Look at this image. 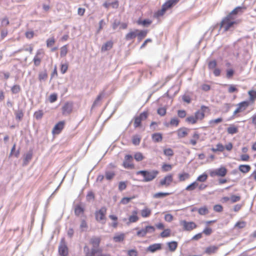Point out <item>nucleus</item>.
<instances>
[{"mask_svg": "<svg viewBox=\"0 0 256 256\" xmlns=\"http://www.w3.org/2000/svg\"><path fill=\"white\" fill-rule=\"evenodd\" d=\"M209 110L208 106H202L200 110H196L194 116H190L186 119V122L189 124H194L198 122V120L202 121L205 117V112Z\"/></svg>", "mask_w": 256, "mask_h": 256, "instance_id": "1", "label": "nucleus"}, {"mask_svg": "<svg viewBox=\"0 0 256 256\" xmlns=\"http://www.w3.org/2000/svg\"><path fill=\"white\" fill-rule=\"evenodd\" d=\"M159 172L157 170H140L136 172V175H142L144 177V181L146 182H150L154 180L158 175Z\"/></svg>", "mask_w": 256, "mask_h": 256, "instance_id": "2", "label": "nucleus"}, {"mask_svg": "<svg viewBox=\"0 0 256 256\" xmlns=\"http://www.w3.org/2000/svg\"><path fill=\"white\" fill-rule=\"evenodd\" d=\"M84 250L85 252V256H110V254L102 253V250L100 248H92L90 252L88 247L85 246Z\"/></svg>", "mask_w": 256, "mask_h": 256, "instance_id": "3", "label": "nucleus"}, {"mask_svg": "<svg viewBox=\"0 0 256 256\" xmlns=\"http://www.w3.org/2000/svg\"><path fill=\"white\" fill-rule=\"evenodd\" d=\"M180 0H168L162 6V8L158 11L157 16H162L168 9L176 4Z\"/></svg>", "mask_w": 256, "mask_h": 256, "instance_id": "4", "label": "nucleus"}, {"mask_svg": "<svg viewBox=\"0 0 256 256\" xmlns=\"http://www.w3.org/2000/svg\"><path fill=\"white\" fill-rule=\"evenodd\" d=\"M232 148L233 144L232 142H228L225 146H224L223 144L220 142H218L216 144V148H211V150L213 152H222L225 150L228 152H230Z\"/></svg>", "mask_w": 256, "mask_h": 256, "instance_id": "5", "label": "nucleus"}, {"mask_svg": "<svg viewBox=\"0 0 256 256\" xmlns=\"http://www.w3.org/2000/svg\"><path fill=\"white\" fill-rule=\"evenodd\" d=\"M107 208L105 206L102 207L95 212V218L96 221L102 224L106 223Z\"/></svg>", "mask_w": 256, "mask_h": 256, "instance_id": "6", "label": "nucleus"}, {"mask_svg": "<svg viewBox=\"0 0 256 256\" xmlns=\"http://www.w3.org/2000/svg\"><path fill=\"white\" fill-rule=\"evenodd\" d=\"M237 24L238 22L234 21L232 17H225L221 22L220 27L223 28L224 31H227Z\"/></svg>", "mask_w": 256, "mask_h": 256, "instance_id": "7", "label": "nucleus"}, {"mask_svg": "<svg viewBox=\"0 0 256 256\" xmlns=\"http://www.w3.org/2000/svg\"><path fill=\"white\" fill-rule=\"evenodd\" d=\"M44 56L45 52L44 50H38L32 60L34 65L36 66H40Z\"/></svg>", "mask_w": 256, "mask_h": 256, "instance_id": "8", "label": "nucleus"}, {"mask_svg": "<svg viewBox=\"0 0 256 256\" xmlns=\"http://www.w3.org/2000/svg\"><path fill=\"white\" fill-rule=\"evenodd\" d=\"M148 116V112H144L140 114L139 116L134 118V126L135 128L140 127L142 126V122L146 120Z\"/></svg>", "mask_w": 256, "mask_h": 256, "instance_id": "9", "label": "nucleus"}, {"mask_svg": "<svg viewBox=\"0 0 256 256\" xmlns=\"http://www.w3.org/2000/svg\"><path fill=\"white\" fill-rule=\"evenodd\" d=\"M227 172L228 170L224 166H220L218 168L210 170V174L212 177L216 176L224 177L226 176Z\"/></svg>", "mask_w": 256, "mask_h": 256, "instance_id": "10", "label": "nucleus"}, {"mask_svg": "<svg viewBox=\"0 0 256 256\" xmlns=\"http://www.w3.org/2000/svg\"><path fill=\"white\" fill-rule=\"evenodd\" d=\"M174 178L173 174H166L164 177L160 180L159 182V186H166L168 187L170 186L171 184L173 182Z\"/></svg>", "mask_w": 256, "mask_h": 256, "instance_id": "11", "label": "nucleus"}, {"mask_svg": "<svg viewBox=\"0 0 256 256\" xmlns=\"http://www.w3.org/2000/svg\"><path fill=\"white\" fill-rule=\"evenodd\" d=\"M252 104L248 100L242 101L237 105V108L234 111V114H236L244 111L250 105Z\"/></svg>", "mask_w": 256, "mask_h": 256, "instance_id": "12", "label": "nucleus"}, {"mask_svg": "<svg viewBox=\"0 0 256 256\" xmlns=\"http://www.w3.org/2000/svg\"><path fill=\"white\" fill-rule=\"evenodd\" d=\"M180 224L183 226L184 230L186 231H191L197 228V225L193 222H188L186 220H182Z\"/></svg>", "mask_w": 256, "mask_h": 256, "instance_id": "13", "label": "nucleus"}, {"mask_svg": "<svg viewBox=\"0 0 256 256\" xmlns=\"http://www.w3.org/2000/svg\"><path fill=\"white\" fill-rule=\"evenodd\" d=\"M123 166L126 168L133 169L134 168V165L133 164V159L132 156L128 154L125 156L123 162Z\"/></svg>", "mask_w": 256, "mask_h": 256, "instance_id": "14", "label": "nucleus"}, {"mask_svg": "<svg viewBox=\"0 0 256 256\" xmlns=\"http://www.w3.org/2000/svg\"><path fill=\"white\" fill-rule=\"evenodd\" d=\"M58 253L60 256H68V248L65 243L64 239L61 240L58 246Z\"/></svg>", "mask_w": 256, "mask_h": 256, "instance_id": "15", "label": "nucleus"}, {"mask_svg": "<svg viewBox=\"0 0 256 256\" xmlns=\"http://www.w3.org/2000/svg\"><path fill=\"white\" fill-rule=\"evenodd\" d=\"M65 126V122L60 121L58 122L54 127L52 130L53 135L60 134L64 129Z\"/></svg>", "mask_w": 256, "mask_h": 256, "instance_id": "16", "label": "nucleus"}, {"mask_svg": "<svg viewBox=\"0 0 256 256\" xmlns=\"http://www.w3.org/2000/svg\"><path fill=\"white\" fill-rule=\"evenodd\" d=\"M119 6L118 2V0L112 1L111 0H105L102 6L106 8H116Z\"/></svg>", "mask_w": 256, "mask_h": 256, "instance_id": "17", "label": "nucleus"}, {"mask_svg": "<svg viewBox=\"0 0 256 256\" xmlns=\"http://www.w3.org/2000/svg\"><path fill=\"white\" fill-rule=\"evenodd\" d=\"M101 238L100 236H93L90 240V244L92 246V248H98L100 246Z\"/></svg>", "mask_w": 256, "mask_h": 256, "instance_id": "18", "label": "nucleus"}, {"mask_svg": "<svg viewBox=\"0 0 256 256\" xmlns=\"http://www.w3.org/2000/svg\"><path fill=\"white\" fill-rule=\"evenodd\" d=\"M246 7L244 6H240L233 10L227 16L232 15H240L246 10Z\"/></svg>", "mask_w": 256, "mask_h": 256, "instance_id": "19", "label": "nucleus"}, {"mask_svg": "<svg viewBox=\"0 0 256 256\" xmlns=\"http://www.w3.org/2000/svg\"><path fill=\"white\" fill-rule=\"evenodd\" d=\"M190 130L185 127L180 128L177 130V134L178 138H184L188 135Z\"/></svg>", "mask_w": 256, "mask_h": 256, "instance_id": "20", "label": "nucleus"}, {"mask_svg": "<svg viewBox=\"0 0 256 256\" xmlns=\"http://www.w3.org/2000/svg\"><path fill=\"white\" fill-rule=\"evenodd\" d=\"M72 110V104L66 102L62 108V113L64 115L68 114L71 113Z\"/></svg>", "mask_w": 256, "mask_h": 256, "instance_id": "21", "label": "nucleus"}, {"mask_svg": "<svg viewBox=\"0 0 256 256\" xmlns=\"http://www.w3.org/2000/svg\"><path fill=\"white\" fill-rule=\"evenodd\" d=\"M200 134L198 132H194L192 135V138L190 139L189 143L192 146H196L199 140Z\"/></svg>", "mask_w": 256, "mask_h": 256, "instance_id": "22", "label": "nucleus"}, {"mask_svg": "<svg viewBox=\"0 0 256 256\" xmlns=\"http://www.w3.org/2000/svg\"><path fill=\"white\" fill-rule=\"evenodd\" d=\"M162 249L161 244H154L149 246L147 248V251L154 252H155Z\"/></svg>", "mask_w": 256, "mask_h": 256, "instance_id": "23", "label": "nucleus"}, {"mask_svg": "<svg viewBox=\"0 0 256 256\" xmlns=\"http://www.w3.org/2000/svg\"><path fill=\"white\" fill-rule=\"evenodd\" d=\"M218 246H210L206 248L204 252L207 254L210 255L215 254L218 250Z\"/></svg>", "mask_w": 256, "mask_h": 256, "instance_id": "24", "label": "nucleus"}, {"mask_svg": "<svg viewBox=\"0 0 256 256\" xmlns=\"http://www.w3.org/2000/svg\"><path fill=\"white\" fill-rule=\"evenodd\" d=\"M248 94L249 96V102H250L252 104H254L256 100V90H251L248 92Z\"/></svg>", "mask_w": 256, "mask_h": 256, "instance_id": "25", "label": "nucleus"}, {"mask_svg": "<svg viewBox=\"0 0 256 256\" xmlns=\"http://www.w3.org/2000/svg\"><path fill=\"white\" fill-rule=\"evenodd\" d=\"M32 158V151L28 152L26 153L24 158L23 166H25L28 164L29 162L31 160Z\"/></svg>", "mask_w": 256, "mask_h": 256, "instance_id": "26", "label": "nucleus"}, {"mask_svg": "<svg viewBox=\"0 0 256 256\" xmlns=\"http://www.w3.org/2000/svg\"><path fill=\"white\" fill-rule=\"evenodd\" d=\"M152 139L154 142H161L162 140V134L160 132H156L152 135Z\"/></svg>", "mask_w": 256, "mask_h": 256, "instance_id": "27", "label": "nucleus"}, {"mask_svg": "<svg viewBox=\"0 0 256 256\" xmlns=\"http://www.w3.org/2000/svg\"><path fill=\"white\" fill-rule=\"evenodd\" d=\"M178 181L180 182H182L189 179L190 178V174L188 172H184L178 174Z\"/></svg>", "mask_w": 256, "mask_h": 256, "instance_id": "28", "label": "nucleus"}, {"mask_svg": "<svg viewBox=\"0 0 256 256\" xmlns=\"http://www.w3.org/2000/svg\"><path fill=\"white\" fill-rule=\"evenodd\" d=\"M136 32V30L130 31L126 35V40H130L134 39L138 35Z\"/></svg>", "mask_w": 256, "mask_h": 256, "instance_id": "29", "label": "nucleus"}, {"mask_svg": "<svg viewBox=\"0 0 256 256\" xmlns=\"http://www.w3.org/2000/svg\"><path fill=\"white\" fill-rule=\"evenodd\" d=\"M138 212L137 210H134L132 212V214L128 218V220L130 222H136L139 220V218L138 216Z\"/></svg>", "mask_w": 256, "mask_h": 256, "instance_id": "30", "label": "nucleus"}, {"mask_svg": "<svg viewBox=\"0 0 256 256\" xmlns=\"http://www.w3.org/2000/svg\"><path fill=\"white\" fill-rule=\"evenodd\" d=\"M136 33H137V37L139 42L141 41L148 34V30H139L136 29Z\"/></svg>", "mask_w": 256, "mask_h": 256, "instance_id": "31", "label": "nucleus"}, {"mask_svg": "<svg viewBox=\"0 0 256 256\" xmlns=\"http://www.w3.org/2000/svg\"><path fill=\"white\" fill-rule=\"evenodd\" d=\"M167 246L170 251L174 252L178 248V243L176 241H172L167 243Z\"/></svg>", "mask_w": 256, "mask_h": 256, "instance_id": "32", "label": "nucleus"}, {"mask_svg": "<svg viewBox=\"0 0 256 256\" xmlns=\"http://www.w3.org/2000/svg\"><path fill=\"white\" fill-rule=\"evenodd\" d=\"M152 214V210L148 208H145L140 211V214L142 218L149 217Z\"/></svg>", "mask_w": 256, "mask_h": 256, "instance_id": "33", "label": "nucleus"}, {"mask_svg": "<svg viewBox=\"0 0 256 256\" xmlns=\"http://www.w3.org/2000/svg\"><path fill=\"white\" fill-rule=\"evenodd\" d=\"M251 167L248 164H241L238 166V170L242 173L246 174L250 171Z\"/></svg>", "mask_w": 256, "mask_h": 256, "instance_id": "34", "label": "nucleus"}, {"mask_svg": "<svg viewBox=\"0 0 256 256\" xmlns=\"http://www.w3.org/2000/svg\"><path fill=\"white\" fill-rule=\"evenodd\" d=\"M113 46V42L112 41H108L102 45L101 48L102 52H105L110 50Z\"/></svg>", "mask_w": 256, "mask_h": 256, "instance_id": "35", "label": "nucleus"}, {"mask_svg": "<svg viewBox=\"0 0 256 256\" xmlns=\"http://www.w3.org/2000/svg\"><path fill=\"white\" fill-rule=\"evenodd\" d=\"M152 23V21L150 20L149 19H145L144 20H142V19L140 18L137 21V24L138 25H142L144 26H148Z\"/></svg>", "mask_w": 256, "mask_h": 256, "instance_id": "36", "label": "nucleus"}, {"mask_svg": "<svg viewBox=\"0 0 256 256\" xmlns=\"http://www.w3.org/2000/svg\"><path fill=\"white\" fill-rule=\"evenodd\" d=\"M84 208H82L80 205L78 204L75 206L74 214L76 216H79L84 214Z\"/></svg>", "mask_w": 256, "mask_h": 256, "instance_id": "37", "label": "nucleus"}, {"mask_svg": "<svg viewBox=\"0 0 256 256\" xmlns=\"http://www.w3.org/2000/svg\"><path fill=\"white\" fill-rule=\"evenodd\" d=\"M198 186V182L196 181H194L188 185L185 188L186 191L192 192Z\"/></svg>", "mask_w": 256, "mask_h": 256, "instance_id": "38", "label": "nucleus"}, {"mask_svg": "<svg viewBox=\"0 0 256 256\" xmlns=\"http://www.w3.org/2000/svg\"><path fill=\"white\" fill-rule=\"evenodd\" d=\"M125 235L124 234H120L115 235L114 236V240L116 242H122L124 240Z\"/></svg>", "mask_w": 256, "mask_h": 256, "instance_id": "39", "label": "nucleus"}, {"mask_svg": "<svg viewBox=\"0 0 256 256\" xmlns=\"http://www.w3.org/2000/svg\"><path fill=\"white\" fill-rule=\"evenodd\" d=\"M223 119L222 118H218L216 119L211 120L209 121V124L211 127H214L216 124L222 122Z\"/></svg>", "mask_w": 256, "mask_h": 256, "instance_id": "40", "label": "nucleus"}, {"mask_svg": "<svg viewBox=\"0 0 256 256\" xmlns=\"http://www.w3.org/2000/svg\"><path fill=\"white\" fill-rule=\"evenodd\" d=\"M208 176L206 173H203L202 174L200 175L197 178L196 181L198 182H204L206 181Z\"/></svg>", "mask_w": 256, "mask_h": 256, "instance_id": "41", "label": "nucleus"}, {"mask_svg": "<svg viewBox=\"0 0 256 256\" xmlns=\"http://www.w3.org/2000/svg\"><path fill=\"white\" fill-rule=\"evenodd\" d=\"M68 52V45H64L60 48V57H64L66 56Z\"/></svg>", "mask_w": 256, "mask_h": 256, "instance_id": "42", "label": "nucleus"}, {"mask_svg": "<svg viewBox=\"0 0 256 256\" xmlns=\"http://www.w3.org/2000/svg\"><path fill=\"white\" fill-rule=\"evenodd\" d=\"M198 212L200 215H206L208 214L209 212L208 209L206 206H204L199 208Z\"/></svg>", "mask_w": 256, "mask_h": 256, "instance_id": "43", "label": "nucleus"}, {"mask_svg": "<svg viewBox=\"0 0 256 256\" xmlns=\"http://www.w3.org/2000/svg\"><path fill=\"white\" fill-rule=\"evenodd\" d=\"M246 225V223L245 221H238L235 224L234 228L242 229L244 228Z\"/></svg>", "mask_w": 256, "mask_h": 256, "instance_id": "44", "label": "nucleus"}, {"mask_svg": "<svg viewBox=\"0 0 256 256\" xmlns=\"http://www.w3.org/2000/svg\"><path fill=\"white\" fill-rule=\"evenodd\" d=\"M116 174L114 171H106L105 172V176L106 180H112L115 176Z\"/></svg>", "mask_w": 256, "mask_h": 256, "instance_id": "45", "label": "nucleus"}, {"mask_svg": "<svg viewBox=\"0 0 256 256\" xmlns=\"http://www.w3.org/2000/svg\"><path fill=\"white\" fill-rule=\"evenodd\" d=\"M170 194L168 192H159L154 194L153 195V198H162L164 197H165L166 196H168L170 195Z\"/></svg>", "mask_w": 256, "mask_h": 256, "instance_id": "46", "label": "nucleus"}, {"mask_svg": "<svg viewBox=\"0 0 256 256\" xmlns=\"http://www.w3.org/2000/svg\"><path fill=\"white\" fill-rule=\"evenodd\" d=\"M21 91V87L18 84H14L11 88V92L13 94L19 93Z\"/></svg>", "mask_w": 256, "mask_h": 256, "instance_id": "47", "label": "nucleus"}, {"mask_svg": "<svg viewBox=\"0 0 256 256\" xmlns=\"http://www.w3.org/2000/svg\"><path fill=\"white\" fill-rule=\"evenodd\" d=\"M134 158L136 161L140 162L144 158V156L142 152H137L134 154Z\"/></svg>", "mask_w": 256, "mask_h": 256, "instance_id": "48", "label": "nucleus"}, {"mask_svg": "<svg viewBox=\"0 0 256 256\" xmlns=\"http://www.w3.org/2000/svg\"><path fill=\"white\" fill-rule=\"evenodd\" d=\"M141 137L138 135H135L132 136V142L135 146H138L140 144Z\"/></svg>", "mask_w": 256, "mask_h": 256, "instance_id": "49", "label": "nucleus"}, {"mask_svg": "<svg viewBox=\"0 0 256 256\" xmlns=\"http://www.w3.org/2000/svg\"><path fill=\"white\" fill-rule=\"evenodd\" d=\"M143 230H144L146 235L148 233L154 232L156 230L155 228L152 226H146L144 228H143Z\"/></svg>", "mask_w": 256, "mask_h": 256, "instance_id": "50", "label": "nucleus"}, {"mask_svg": "<svg viewBox=\"0 0 256 256\" xmlns=\"http://www.w3.org/2000/svg\"><path fill=\"white\" fill-rule=\"evenodd\" d=\"M48 78V74L46 70L40 72L38 74V80L40 81L44 80Z\"/></svg>", "mask_w": 256, "mask_h": 256, "instance_id": "51", "label": "nucleus"}, {"mask_svg": "<svg viewBox=\"0 0 256 256\" xmlns=\"http://www.w3.org/2000/svg\"><path fill=\"white\" fill-rule=\"evenodd\" d=\"M172 165L165 163L163 164L162 166V170L164 172H169L172 170Z\"/></svg>", "mask_w": 256, "mask_h": 256, "instance_id": "52", "label": "nucleus"}, {"mask_svg": "<svg viewBox=\"0 0 256 256\" xmlns=\"http://www.w3.org/2000/svg\"><path fill=\"white\" fill-rule=\"evenodd\" d=\"M227 132L228 134H233L238 132V128L234 126H231L228 128Z\"/></svg>", "mask_w": 256, "mask_h": 256, "instance_id": "53", "label": "nucleus"}, {"mask_svg": "<svg viewBox=\"0 0 256 256\" xmlns=\"http://www.w3.org/2000/svg\"><path fill=\"white\" fill-rule=\"evenodd\" d=\"M171 234V230L169 228L165 229L161 233H160V236L162 238H167L170 236Z\"/></svg>", "mask_w": 256, "mask_h": 256, "instance_id": "54", "label": "nucleus"}, {"mask_svg": "<svg viewBox=\"0 0 256 256\" xmlns=\"http://www.w3.org/2000/svg\"><path fill=\"white\" fill-rule=\"evenodd\" d=\"M44 112L42 110H38L34 113V117L37 120H40L42 118Z\"/></svg>", "mask_w": 256, "mask_h": 256, "instance_id": "55", "label": "nucleus"}, {"mask_svg": "<svg viewBox=\"0 0 256 256\" xmlns=\"http://www.w3.org/2000/svg\"><path fill=\"white\" fill-rule=\"evenodd\" d=\"M180 123V120L176 118H171L169 124L171 126H178Z\"/></svg>", "mask_w": 256, "mask_h": 256, "instance_id": "56", "label": "nucleus"}, {"mask_svg": "<svg viewBox=\"0 0 256 256\" xmlns=\"http://www.w3.org/2000/svg\"><path fill=\"white\" fill-rule=\"evenodd\" d=\"M164 154L166 156H172L174 155L173 150L170 148H166L164 150Z\"/></svg>", "mask_w": 256, "mask_h": 256, "instance_id": "57", "label": "nucleus"}, {"mask_svg": "<svg viewBox=\"0 0 256 256\" xmlns=\"http://www.w3.org/2000/svg\"><path fill=\"white\" fill-rule=\"evenodd\" d=\"M136 198L135 196H132L130 198H128V197L123 198L120 200V203L123 204H128L130 201V200L134 198Z\"/></svg>", "mask_w": 256, "mask_h": 256, "instance_id": "58", "label": "nucleus"}, {"mask_svg": "<svg viewBox=\"0 0 256 256\" xmlns=\"http://www.w3.org/2000/svg\"><path fill=\"white\" fill-rule=\"evenodd\" d=\"M55 39L54 37L50 38L46 40V46L50 48L55 43Z\"/></svg>", "mask_w": 256, "mask_h": 256, "instance_id": "59", "label": "nucleus"}, {"mask_svg": "<svg viewBox=\"0 0 256 256\" xmlns=\"http://www.w3.org/2000/svg\"><path fill=\"white\" fill-rule=\"evenodd\" d=\"M216 66L217 62L215 60H211L208 63V68L210 70H213L215 68Z\"/></svg>", "mask_w": 256, "mask_h": 256, "instance_id": "60", "label": "nucleus"}, {"mask_svg": "<svg viewBox=\"0 0 256 256\" xmlns=\"http://www.w3.org/2000/svg\"><path fill=\"white\" fill-rule=\"evenodd\" d=\"M212 232V228L208 226H206L203 230L202 233L206 236H210Z\"/></svg>", "mask_w": 256, "mask_h": 256, "instance_id": "61", "label": "nucleus"}, {"mask_svg": "<svg viewBox=\"0 0 256 256\" xmlns=\"http://www.w3.org/2000/svg\"><path fill=\"white\" fill-rule=\"evenodd\" d=\"M68 64L67 63L62 64L60 65V72L62 74H65L68 69Z\"/></svg>", "mask_w": 256, "mask_h": 256, "instance_id": "62", "label": "nucleus"}, {"mask_svg": "<svg viewBox=\"0 0 256 256\" xmlns=\"http://www.w3.org/2000/svg\"><path fill=\"white\" fill-rule=\"evenodd\" d=\"M234 72L232 68L228 69L226 70V76L228 78H231L234 74Z\"/></svg>", "mask_w": 256, "mask_h": 256, "instance_id": "63", "label": "nucleus"}, {"mask_svg": "<svg viewBox=\"0 0 256 256\" xmlns=\"http://www.w3.org/2000/svg\"><path fill=\"white\" fill-rule=\"evenodd\" d=\"M127 254L128 256H138V252L136 250H128Z\"/></svg>", "mask_w": 256, "mask_h": 256, "instance_id": "64", "label": "nucleus"}]
</instances>
